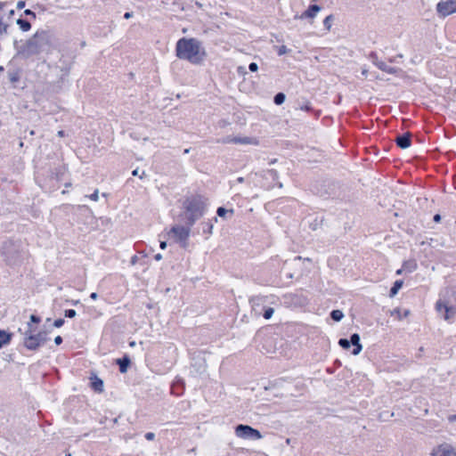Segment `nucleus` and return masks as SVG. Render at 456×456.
I'll use <instances>...</instances> for the list:
<instances>
[{
  "label": "nucleus",
  "mask_w": 456,
  "mask_h": 456,
  "mask_svg": "<svg viewBox=\"0 0 456 456\" xmlns=\"http://www.w3.org/2000/svg\"><path fill=\"white\" fill-rule=\"evenodd\" d=\"M56 45L55 33L49 28H40L28 39L15 44L17 56L24 60H40L44 54L53 52Z\"/></svg>",
  "instance_id": "1"
},
{
  "label": "nucleus",
  "mask_w": 456,
  "mask_h": 456,
  "mask_svg": "<svg viewBox=\"0 0 456 456\" xmlns=\"http://www.w3.org/2000/svg\"><path fill=\"white\" fill-rule=\"evenodd\" d=\"M200 216V201L197 199L187 200L184 210L178 216L176 223L168 232V236L181 247L186 248L191 228Z\"/></svg>",
  "instance_id": "2"
},
{
  "label": "nucleus",
  "mask_w": 456,
  "mask_h": 456,
  "mask_svg": "<svg viewBox=\"0 0 456 456\" xmlns=\"http://www.w3.org/2000/svg\"><path fill=\"white\" fill-rule=\"evenodd\" d=\"M176 56L182 60H187L191 63L200 62V45L194 38L183 37L176 43Z\"/></svg>",
  "instance_id": "3"
},
{
  "label": "nucleus",
  "mask_w": 456,
  "mask_h": 456,
  "mask_svg": "<svg viewBox=\"0 0 456 456\" xmlns=\"http://www.w3.org/2000/svg\"><path fill=\"white\" fill-rule=\"evenodd\" d=\"M436 309L438 313H443L444 320L452 322L456 317V290L447 289L443 297L436 303Z\"/></svg>",
  "instance_id": "4"
},
{
  "label": "nucleus",
  "mask_w": 456,
  "mask_h": 456,
  "mask_svg": "<svg viewBox=\"0 0 456 456\" xmlns=\"http://www.w3.org/2000/svg\"><path fill=\"white\" fill-rule=\"evenodd\" d=\"M1 253L4 257V261L9 265H18L23 258V251L20 248V245L12 240H7L3 243Z\"/></svg>",
  "instance_id": "5"
},
{
  "label": "nucleus",
  "mask_w": 456,
  "mask_h": 456,
  "mask_svg": "<svg viewBox=\"0 0 456 456\" xmlns=\"http://www.w3.org/2000/svg\"><path fill=\"white\" fill-rule=\"evenodd\" d=\"M13 14L14 10L7 3L0 2V37L7 33Z\"/></svg>",
  "instance_id": "6"
},
{
  "label": "nucleus",
  "mask_w": 456,
  "mask_h": 456,
  "mask_svg": "<svg viewBox=\"0 0 456 456\" xmlns=\"http://www.w3.org/2000/svg\"><path fill=\"white\" fill-rule=\"evenodd\" d=\"M235 435L237 437L251 440H259L263 437L259 430L244 424H239L235 427Z\"/></svg>",
  "instance_id": "7"
},
{
  "label": "nucleus",
  "mask_w": 456,
  "mask_h": 456,
  "mask_svg": "<svg viewBox=\"0 0 456 456\" xmlns=\"http://www.w3.org/2000/svg\"><path fill=\"white\" fill-rule=\"evenodd\" d=\"M436 11L443 17L456 12V0H441L436 5Z\"/></svg>",
  "instance_id": "8"
},
{
  "label": "nucleus",
  "mask_w": 456,
  "mask_h": 456,
  "mask_svg": "<svg viewBox=\"0 0 456 456\" xmlns=\"http://www.w3.org/2000/svg\"><path fill=\"white\" fill-rule=\"evenodd\" d=\"M32 329L30 323H28V330L24 333V346L28 350H37L41 346L35 334H32Z\"/></svg>",
  "instance_id": "9"
},
{
  "label": "nucleus",
  "mask_w": 456,
  "mask_h": 456,
  "mask_svg": "<svg viewBox=\"0 0 456 456\" xmlns=\"http://www.w3.org/2000/svg\"><path fill=\"white\" fill-rule=\"evenodd\" d=\"M432 456H456V452L449 444H441L432 452Z\"/></svg>",
  "instance_id": "10"
},
{
  "label": "nucleus",
  "mask_w": 456,
  "mask_h": 456,
  "mask_svg": "<svg viewBox=\"0 0 456 456\" xmlns=\"http://www.w3.org/2000/svg\"><path fill=\"white\" fill-rule=\"evenodd\" d=\"M396 145L401 149H407L411 144V134L410 132H406L403 134H399L396 136L395 140Z\"/></svg>",
  "instance_id": "11"
},
{
  "label": "nucleus",
  "mask_w": 456,
  "mask_h": 456,
  "mask_svg": "<svg viewBox=\"0 0 456 456\" xmlns=\"http://www.w3.org/2000/svg\"><path fill=\"white\" fill-rule=\"evenodd\" d=\"M361 338H360V335L358 333H353L351 336H350V346H353V351H352V354L354 355H358L361 351L362 350V346L360 342Z\"/></svg>",
  "instance_id": "12"
},
{
  "label": "nucleus",
  "mask_w": 456,
  "mask_h": 456,
  "mask_svg": "<svg viewBox=\"0 0 456 456\" xmlns=\"http://www.w3.org/2000/svg\"><path fill=\"white\" fill-rule=\"evenodd\" d=\"M321 7L318 4H311L300 16H296L295 18L305 19V18H314L316 14L320 12Z\"/></svg>",
  "instance_id": "13"
},
{
  "label": "nucleus",
  "mask_w": 456,
  "mask_h": 456,
  "mask_svg": "<svg viewBox=\"0 0 456 456\" xmlns=\"http://www.w3.org/2000/svg\"><path fill=\"white\" fill-rule=\"evenodd\" d=\"M116 362L119 367V371L121 373H126L127 371L128 366L131 362L129 357L127 355H125L122 358L117 359Z\"/></svg>",
  "instance_id": "14"
},
{
  "label": "nucleus",
  "mask_w": 456,
  "mask_h": 456,
  "mask_svg": "<svg viewBox=\"0 0 456 456\" xmlns=\"http://www.w3.org/2000/svg\"><path fill=\"white\" fill-rule=\"evenodd\" d=\"M377 67H378L380 70H382V71H384V72H386V73H387V74H392V75H394V74H396V73H397V71H398V69H397V68L388 66V65H387V64H386L384 61H380L379 63H377Z\"/></svg>",
  "instance_id": "15"
},
{
  "label": "nucleus",
  "mask_w": 456,
  "mask_h": 456,
  "mask_svg": "<svg viewBox=\"0 0 456 456\" xmlns=\"http://www.w3.org/2000/svg\"><path fill=\"white\" fill-rule=\"evenodd\" d=\"M403 267L406 273H413L417 269L418 265H417L416 260L409 259L403 263Z\"/></svg>",
  "instance_id": "16"
},
{
  "label": "nucleus",
  "mask_w": 456,
  "mask_h": 456,
  "mask_svg": "<svg viewBox=\"0 0 456 456\" xmlns=\"http://www.w3.org/2000/svg\"><path fill=\"white\" fill-rule=\"evenodd\" d=\"M16 24L19 26L20 29L22 32H28L31 28L30 21L28 20H24L22 18L17 19Z\"/></svg>",
  "instance_id": "17"
},
{
  "label": "nucleus",
  "mask_w": 456,
  "mask_h": 456,
  "mask_svg": "<svg viewBox=\"0 0 456 456\" xmlns=\"http://www.w3.org/2000/svg\"><path fill=\"white\" fill-rule=\"evenodd\" d=\"M256 140L251 137H234L232 142L234 143H240V144H251V143H256L255 142Z\"/></svg>",
  "instance_id": "18"
},
{
  "label": "nucleus",
  "mask_w": 456,
  "mask_h": 456,
  "mask_svg": "<svg viewBox=\"0 0 456 456\" xmlns=\"http://www.w3.org/2000/svg\"><path fill=\"white\" fill-rule=\"evenodd\" d=\"M403 284V281L402 280H397L394 282V285L392 286V288L390 289V291H389V296L390 297H395L399 289L402 288Z\"/></svg>",
  "instance_id": "19"
},
{
  "label": "nucleus",
  "mask_w": 456,
  "mask_h": 456,
  "mask_svg": "<svg viewBox=\"0 0 456 456\" xmlns=\"http://www.w3.org/2000/svg\"><path fill=\"white\" fill-rule=\"evenodd\" d=\"M324 222L323 216H316L313 222L310 223V228L313 231H316L318 228L322 227Z\"/></svg>",
  "instance_id": "20"
},
{
  "label": "nucleus",
  "mask_w": 456,
  "mask_h": 456,
  "mask_svg": "<svg viewBox=\"0 0 456 456\" xmlns=\"http://www.w3.org/2000/svg\"><path fill=\"white\" fill-rule=\"evenodd\" d=\"M11 340V335L4 330H0V348L7 345Z\"/></svg>",
  "instance_id": "21"
},
{
  "label": "nucleus",
  "mask_w": 456,
  "mask_h": 456,
  "mask_svg": "<svg viewBox=\"0 0 456 456\" xmlns=\"http://www.w3.org/2000/svg\"><path fill=\"white\" fill-rule=\"evenodd\" d=\"M216 214L219 217H223V218H225L226 217V215L229 214L230 216H233V209L231 208V209H226L224 207H219L216 210Z\"/></svg>",
  "instance_id": "22"
},
{
  "label": "nucleus",
  "mask_w": 456,
  "mask_h": 456,
  "mask_svg": "<svg viewBox=\"0 0 456 456\" xmlns=\"http://www.w3.org/2000/svg\"><path fill=\"white\" fill-rule=\"evenodd\" d=\"M92 387L96 392H102L103 381L101 379L95 378V379L92 381Z\"/></svg>",
  "instance_id": "23"
},
{
  "label": "nucleus",
  "mask_w": 456,
  "mask_h": 456,
  "mask_svg": "<svg viewBox=\"0 0 456 456\" xmlns=\"http://www.w3.org/2000/svg\"><path fill=\"white\" fill-rule=\"evenodd\" d=\"M330 316L333 321L340 322L344 317V314L341 310L336 309L330 312Z\"/></svg>",
  "instance_id": "24"
},
{
  "label": "nucleus",
  "mask_w": 456,
  "mask_h": 456,
  "mask_svg": "<svg viewBox=\"0 0 456 456\" xmlns=\"http://www.w3.org/2000/svg\"><path fill=\"white\" fill-rule=\"evenodd\" d=\"M286 100V95L285 94L280 92V93H277L274 97H273V102L276 104V105H281Z\"/></svg>",
  "instance_id": "25"
},
{
  "label": "nucleus",
  "mask_w": 456,
  "mask_h": 456,
  "mask_svg": "<svg viewBox=\"0 0 456 456\" xmlns=\"http://www.w3.org/2000/svg\"><path fill=\"white\" fill-rule=\"evenodd\" d=\"M35 336L37 337V338L41 346L45 345L46 343V341L48 340L47 332H45V331H40V332L35 334Z\"/></svg>",
  "instance_id": "26"
},
{
  "label": "nucleus",
  "mask_w": 456,
  "mask_h": 456,
  "mask_svg": "<svg viewBox=\"0 0 456 456\" xmlns=\"http://www.w3.org/2000/svg\"><path fill=\"white\" fill-rule=\"evenodd\" d=\"M338 345L343 348V349H349L351 347L350 346V341L349 339L347 338H340L338 340Z\"/></svg>",
  "instance_id": "27"
},
{
  "label": "nucleus",
  "mask_w": 456,
  "mask_h": 456,
  "mask_svg": "<svg viewBox=\"0 0 456 456\" xmlns=\"http://www.w3.org/2000/svg\"><path fill=\"white\" fill-rule=\"evenodd\" d=\"M274 313V309L273 307H266L264 311L263 316L265 319L269 320Z\"/></svg>",
  "instance_id": "28"
},
{
  "label": "nucleus",
  "mask_w": 456,
  "mask_h": 456,
  "mask_svg": "<svg viewBox=\"0 0 456 456\" xmlns=\"http://www.w3.org/2000/svg\"><path fill=\"white\" fill-rule=\"evenodd\" d=\"M369 59L371 60L375 66H377V63L380 61L376 52H370L369 54Z\"/></svg>",
  "instance_id": "29"
},
{
  "label": "nucleus",
  "mask_w": 456,
  "mask_h": 456,
  "mask_svg": "<svg viewBox=\"0 0 456 456\" xmlns=\"http://www.w3.org/2000/svg\"><path fill=\"white\" fill-rule=\"evenodd\" d=\"M333 20V16L332 15H329L327 16L324 20H323V26L327 28V29H330V27H331V21Z\"/></svg>",
  "instance_id": "30"
},
{
  "label": "nucleus",
  "mask_w": 456,
  "mask_h": 456,
  "mask_svg": "<svg viewBox=\"0 0 456 456\" xmlns=\"http://www.w3.org/2000/svg\"><path fill=\"white\" fill-rule=\"evenodd\" d=\"M212 228H213V224L211 223H206L204 224V226H203V232H207L208 234H211L212 233Z\"/></svg>",
  "instance_id": "31"
},
{
  "label": "nucleus",
  "mask_w": 456,
  "mask_h": 456,
  "mask_svg": "<svg viewBox=\"0 0 456 456\" xmlns=\"http://www.w3.org/2000/svg\"><path fill=\"white\" fill-rule=\"evenodd\" d=\"M76 314H77V312L74 309H68V310H65V312H64V315L67 318H73L76 316Z\"/></svg>",
  "instance_id": "32"
},
{
  "label": "nucleus",
  "mask_w": 456,
  "mask_h": 456,
  "mask_svg": "<svg viewBox=\"0 0 456 456\" xmlns=\"http://www.w3.org/2000/svg\"><path fill=\"white\" fill-rule=\"evenodd\" d=\"M288 51H289V49L287 48L286 45H281V46L278 47L277 53H278L279 56H281V55L287 53Z\"/></svg>",
  "instance_id": "33"
},
{
  "label": "nucleus",
  "mask_w": 456,
  "mask_h": 456,
  "mask_svg": "<svg viewBox=\"0 0 456 456\" xmlns=\"http://www.w3.org/2000/svg\"><path fill=\"white\" fill-rule=\"evenodd\" d=\"M24 14L27 15V16H29L32 20H36L37 19L36 12H34L33 11H31L29 9H26L24 11Z\"/></svg>",
  "instance_id": "34"
},
{
  "label": "nucleus",
  "mask_w": 456,
  "mask_h": 456,
  "mask_svg": "<svg viewBox=\"0 0 456 456\" xmlns=\"http://www.w3.org/2000/svg\"><path fill=\"white\" fill-rule=\"evenodd\" d=\"M248 69L251 71V72H256L257 69H258V65L257 63L256 62H251L249 63L248 65Z\"/></svg>",
  "instance_id": "35"
},
{
  "label": "nucleus",
  "mask_w": 456,
  "mask_h": 456,
  "mask_svg": "<svg viewBox=\"0 0 456 456\" xmlns=\"http://www.w3.org/2000/svg\"><path fill=\"white\" fill-rule=\"evenodd\" d=\"M64 324V320L60 318L56 319L53 322V326L56 328H61Z\"/></svg>",
  "instance_id": "36"
},
{
  "label": "nucleus",
  "mask_w": 456,
  "mask_h": 456,
  "mask_svg": "<svg viewBox=\"0 0 456 456\" xmlns=\"http://www.w3.org/2000/svg\"><path fill=\"white\" fill-rule=\"evenodd\" d=\"M98 193H99L98 190H95V191H94V193H92V194L89 196V199H90V200H94V201H97V200H98V199H99Z\"/></svg>",
  "instance_id": "37"
},
{
  "label": "nucleus",
  "mask_w": 456,
  "mask_h": 456,
  "mask_svg": "<svg viewBox=\"0 0 456 456\" xmlns=\"http://www.w3.org/2000/svg\"><path fill=\"white\" fill-rule=\"evenodd\" d=\"M300 109L303 110H305V111H311L313 110V108L309 102H306L305 104L302 105L300 107Z\"/></svg>",
  "instance_id": "38"
},
{
  "label": "nucleus",
  "mask_w": 456,
  "mask_h": 456,
  "mask_svg": "<svg viewBox=\"0 0 456 456\" xmlns=\"http://www.w3.org/2000/svg\"><path fill=\"white\" fill-rule=\"evenodd\" d=\"M30 322H34V323H39L40 322V318L37 315L31 314L30 315Z\"/></svg>",
  "instance_id": "39"
},
{
  "label": "nucleus",
  "mask_w": 456,
  "mask_h": 456,
  "mask_svg": "<svg viewBox=\"0 0 456 456\" xmlns=\"http://www.w3.org/2000/svg\"><path fill=\"white\" fill-rule=\"evenodd\" d=\"M145 438L149 441H151L155 438V434L152 432H148L145 434Z\"/></svg>",
  "instance_id": "40"
},
{
  "label": "nucleus",
  "mask_w": 456,
  "mask_h": 456,
  "mask_svg": "<svg viewBox=\"0 0 456 456\" xmlns=\"http://www.w3.org/2000/svg\"><path fill=\"white\" fill-rule=\"evenodd\" d=\"M269 174L273 179H275L278 176V172L274 169L270 170Z\"/></svg>",
  "instance_id": "41"
},
{
  "label": "nucleus",
  "mask_w": 456,
  "mask_h": 456,
  "mask_svg": "<svg viewBox=\"0 0 456 456\" xmlns=\"http://www.w3.org/2000/svg\"><path fill=\"white\" fill-rule=\"evenodd\" d=\"M54 343L58 346L61 345L62 343V338L61 336H57L54 338Z\"/></svg>",
  "instance_id": "42"
},
{
  "label": "nucleus",
  "mask_w": 456,
  "mask_h": 456,
  "mask_svg": "<svg viewBox=\"0 0 456 456\" xmlns=\"http://www.w3.org/2000/svg\"><path fill=\"white\" fill-rule=\"evenodd\" d=\"M25 6V1H19L17 4L18 9H22Z\"/></svg>",
  "instance_id": "43"
},
{
  "label": "nucleus",
  "mask_w": 456,
  "mask_h": 456,
  "mask_svg": "<svg viewBox=\"0 0 456 456\" xmlns=\"http://www.w3.org/2000/svg\"><path fill=\"white\" fill-rule=\"evenodd\" d=\"M433 220L436 223L440 222L441 220V216L439 214H436L433 217Z\"/></svg>",
  "instance_id": "44"
},
{
  "label": "nucleus",
  "mask_w": 456,
  "mask_h": 456,
  "mask_svg": "<svg viewBox=\"0 0 456 456\" xmlns=\"http://www.w3.org/2000/svg\"><path fill=\"white\" fill-rule=\"evenodd\" d=\"M132 16H133V12H126V13L124 14V18H125V19H130Z\"/></svg>",
  "instance_id": "45"
},
{
  "label": "nucleus",
  "mask_w": 456,
  "mask_h": 456,
  "mask_svg": "<svg viewBox=\"0 0 456 456\" xmlns=\"http://www.w3.org/2000/svg\"><path fill=\"white\" fill-rule=\"evenodd\" d=\"M90 297L92 299L95 300L98 297V294L96 292H93V293H91Z\"/></svg>",
  "instance_id": "46"
},
{
  "label": "nucleus",
  "mask_w": 456,
  "mask_h": 456,
  "mask_svg": "<svg viewBox=\"0 0 456 456\" xmlns=\"http://www.w3.org/2000/svg\"><path fill=\"white\" fill-rule=\"evenodd\" d=\"M154 259L157 260V261H159L160 259H162L161 254H156L154 256Z\"/></svg>",
  "instance_id": "47"
},
{
  "label": "nucleus",
  "mask_w": 456,
  "mask_h": 456,
  "mask_svg": "<svg viewBox=\"0 0 456 456\" xmlns=\"http://www.w3.org/2000/svg\"><path fill=\"white\" fill-rule=\"evenodd\" d=\"M160 248H161L162 249H165V248H167V242H166V241H161V242H160Z\"/></svg>",
  "instance_id": "48"
},
{
  "label": "nucleus",
  "mask_w": 456,
  "mask_h": 456,
  "mask_svg": "<svg viewBox=\"0 0 456 456\" xmlns=\"http://www.w3.org/2000/svg\"><path fill=\"white\" fill-rule=\"evenodd\" d=\"M403 272H405V271L403 270V267L402 266V268H401V269H398V270L396 271V274H397V275H401Z\"/></svg>",
  "instance_id": "49"
},
{
  "label": "nucleus",
  "mask_w": 456,
  "mask_h": 456,
  "mask_svg": "<svg viewBox=\"0 0 456 456\" xmlns=\"http://www.w3.org/2000/svg\"><path fill=\"white\" fill-rule=\"evenodd\" d=\"M64 135H65V132H64L63 130H60V131L58 132V136H60V137H63Z\"/></svg>",
  "instance_id": "50"
},
{
  "label": "nucleus",
  "mask_w": 456,
  "mask_h": 456,
  "mask_svg": "<svg viewBox=\"0 0 456 456\" xmlns=\"http://www.w3.org/2000/svg\"><path fill=\"white\" fill-rule=\"evenodd\" d=\"M132 175H133L134 176H137V175H139V170H138V169H134V170L132 172Z\"/></svg>",
  "instance_id": "51"
},
{
  "label": "nucleus",
  "mask_w": 456,
  "mask_h": 456,
  "mask_svg": "<svg viewBox=\"0 0 456 456\" xmlns=\"http://www.w3.org/2000/svg\"><path fill=\"white\" fill-rule=\"evenodd\" d=\"M238 183H243L244 182V178L243 177H239L237 179Z\"/></svg>",
  "instance_id": "52"
},
{
  "label": "nucleus",
  "mask_w": 456,
  "mask_h": 456,
  "mask_svg": "<svg viewBox=\"0 0 456 456\" xmlns=\"http://www.w3.org/2000/svg\"><path fill=\"white\" fill-rule=\"evenodd\" d=\"M35 134V131L34 130H30L29 131V135H34Z\"/></svg>",
  "instance_id": "53"
},
{
  "label": "nucleus",
  "mask_w": 456,
  "mask_h": 456,
  "mask_svg": "<svg viewBox=\"0 0 456 456\" xmlns=\"http://www.w3.org/2000/svg\"><path fill=\"white\" fill-rule=\"evenodd\" d=\"M394 61H395V60L394 58L389 59V62H394Z\"/></svg>",
  "instance_id": "54"
},
{
  "label": "nucleus",
  "mask_w": 456,
  "mask_h": 456,
  "mask_svg": "<svg viewBox=\"0 0 456 456\" xmlns=\"http://www.w3.org/2000/svg\"><path fill=\"white\" fill-rule=\"evenodd\" d=\"M286 443H287L288 444H289V443H290V439H289V438H287Z\"/></svg>",
  "instance_id": "55"
},
{
  "label": "nucleus",
  "mask_w": 456,
  "mask_h": 456,
  "mask_svg": "<svg viewBox=\"0 0 456 456\" xmlns=\"http://www.w3.org/2000/svg\"><path fill=\"white\" fill-rule=\"evenodd\" d=\"M200 54H201V57H202L205 54V52L203 50H201Z\"/></svg>",
  "instance_id": "56"
},
{
  "label": "nucleus",
  "mask_w": 456,
  "mask_h": 456,
  "mask_svg": "<svg viewBox=\"0 0 456 456\" xmlns=\"http://www.w3.org/2000/svg\"><path fill=\"white\" fill-rule=\"evenodd\" d=\"M134 344H135V342H134V341H133V342H131V343H130V346H134Z\"/></svg>",
  "instance_id": "57"
},
{
  "label": "nucleus",
  "mask_w": 456,
  "mask_h": 456,
  "mask_svg": "<svg viewBox=\"0 0 456 456\" xmlns=\"http://www.w3.org/2000/svg\"><path fill=\"white\" fill-rule=\"evenodd\" d=\"M23 145H24V144H23V142H20V147H23Z\"/></svg>",
  "instance_id": "58"
},
{
  "label": "nucleus",
  "mask_w": 456,
  "mask_h": 456,
  "mask_svg": "<svg viewBox=\"0 0 456 456\" xmlns=\"http://www.w3.org/2000/svg\"><path fill=\"white\" fill-rule=\"evenodd\" d=\"M81 45L85 46L86 45V42H82Z\"/></svg>",
  "instance_id": "59"
},
{
  "label": "nucleus",
  "mask_w": 456,
  "mask_h": 456,
  "mask_svg": "<svg viewBox=\"0 0 456 456\" xmlns=\"http://www.w3.org/2000/svg\"><path fill=\"white\" fill-rule=\"evenodd\" d=\"M398 58H402L403 57V54H398L397 55Z\"/></svg>",
  "instance_id": "60"
},
{
  "label": "nucleus",
  "mask_w": 456,
  "mask_h": 456,
  "mask_svg": "<svg viewBox=\"0 0 456 456\" xmlns=\"http://www.w3.org/2000/svg\"><path fill=\"white\" fill-rule=\"evenodd\" d=\"M367 71L366 70H363L362 71V75H366Z\"/></svg>",
  "instance_id": "61"
},
{
  "label": "nucleus",
  "mask_w": 456,
  "mask_h": 456,
  "mask_svg": "<svg viewBox=\"0 0 456 456\" xmlns=\"http://www.w3.org/2000/svg\"><path fill=\"white\" fill-rule=\"evenodd\" d=\"M135 259H136V256H134L133 263H134Z\"/></svg>",
  "instance_id": "62"
},
{
  "label": "nucleus",
  "mask_w": 456,
  "mask_h": 456,
  "mask_svg": "<svg viewBox=\"0 0 456 456\" xmlns=\"http://www.w3.org/2000/svg\"><path fill=\"white\" fill-rule=\"evenodd\" d=\"M135 259H136V256H134L133 263H134Z\"/></svg>",
  "instance_id": "63"
}]
</instances>
